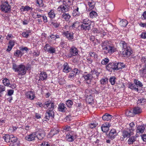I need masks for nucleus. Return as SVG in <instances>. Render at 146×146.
<instances>
[{
    "label": "nucleus",
    "instance_id": "obj_1",
    "mask_svg": "<svg viewBox=\"0 0 146 146\" xmlns=\"http://www.w3.org/2000/svg\"><path fill=\"white\" fill-rule=\"evenodd\" d=\"M102 47V50L104 54H111L116 51V48L114 45L107 41L102 42L100 44Z\"/></svg>",
    "mask_w": 146,
    "mask_h": 146
},
{
    "label": "nucleus",
    "instance_id": "obj_2",
    "mask_svg": "<svg viewBox=\"0 0 146 146\" xmlns=\"http://www.w3.org/2000/svg\"><path fill=\"white\" fill-rule=\"evenodd\" d=\"M5 142L9 143V146H19V141L16 137L13 135L6 134L3 137Z\"/></svg>",
    "mask_w": 146,
    "mask_h": 146
},
{
    "label": "nucleus",
    "instance_id": "obj_3",
    "mask_svg": "<svg viewBox=\"0 0 146 146\" xmlns=\"http://www.w3.org/2000/svg\"><path fill=\"white\" fill-rule=\"evenodd\" d=\"M12 69L15 72H18V75H23L26 72L27 69L26 66L23 64L17 65L16 64H13Z\"/></svg>",
    "mask_w": 146,
    "mask_h": 146
},
{
    "label": "nucleus",
    "instance_id": "obj_4",
    "mask_svg": "<svg viewBox=\"0 0 146 146\" xmlns=\"http://www.w3.org/2000/svg\"><path fill=\"white\" fill-rule=\"evenodd\" d=\"M120 46L122 47V54L124 57H128L132 53L130 48L127 45V43L124 41H121L119 43Z\"/></svg>",
    "mask_w": 146,
    "mask_h": 146
},
{
    "label": "nucleus",
    "instance_id": "obj_5",
    "mask_svg": "<svg viewBox=\"0 0 146 146\" xmlns=\"http://www.w3.org/2000/svg\"><path fill=\"white\" fill-rule=\"evenodd\" d=\"M82 21L81 23L82 24L78 26V27H80L81 31H86L91 30L92 22L88 18L84 19Z\"/></svg>",
    "mask_w": 146,
    "mask_h": 146
},
{
    "label": "nucleus",
    "instance_id": "obj_6",
    "mask_svg": "<svg viewBox=\"0 0 146 146\" xmlns=\"http://www.w3.org/2000/svg\"><path fill=\"white\" fill-rule=\"evenodd\" d=\"M1 10L5 13H9L11 11V7L7 1H5L1 5Z\"/></svg>",
    "mask_w": 146,
    "mask_h": 146
},
{
    "label": "nucleus",
    "instance_id": "obj_7",
    "mask_svg": "<svg viewBox=\"0 0 146 146\" xmlns=\"http://www.w3.org/2000/svg\"><path fill=\"white\" fill-rule=\"evenodd\" d=\"M141 62L144 64L143 68L141 70H139L140 73L145 74L146 73V57H143L141 58Z\"/></svg>",
    "mask_w": 146,
    "mask_h": 146
},
{
    "label": "nucleus",
    "instance_id": "obj_8",
    "mask_svg": "<svg viewBox=\"0 0 146 146\" xmlns=\"http://www.w3.org/2000/svg\"><path fill=\"white\" fill-rule=\"evenodd\" d=\"M106 69L109 72H111L113 70H116L115 63H110L106 66Z\"/></svg>",
    "mask_w": 146,
    "mask_h": 146
},
{
    "label": "nucleus",
    "instance_id": "obj_9",
    "mask_svg": "<svg viewBox=\"0 0 146 146\" xmlns=\"http://www.w3.org/2000/svg\"><path fill=\"white\" fill-rule=\"evenodd\" d=\"M73 132H72L70 133H68L66 135V140L69 142H72L76 138V135L73 134Z\"/></svg>",
    "mask_w": 146,
    "mask_h": 146
},
{
    "label": "nucleus",
    "instance_id": "obj_10",
    "mask_svg": "<svg viewBox=\"0 0 146 146\" xmlns=\"http://www.w3.org/2000/svg\"><path fill=\"white\" fill-rule=\"evenodd\" d=\"M70 54L68 56L70 57H72V56H76L78 54V50L75 47L73 46L70 50Z\"/></svg>",
    "mask_w": 146,
    "mask_h": 146
},
{
    "label": "nucleus",
    "instance_id": "obj_11",
    "mask_svg": "<svg viewBox=\"0 0 146 146\" xmlns=\"http://www.w3.org/2000/svg\"><path fill=\"white\" fill-rule=\"evenodd\" d=\"M117 134L116 130L113 129L110 131L108 137L109 139L112 140L115 138Z\"/></svg>",
    "mask_w": 146,
    "mask_h": 146
},
{
    "label": "nucleus",
    "instance_id": "obj_12",
    "mask_svg": "<svg viewBox=\"0 0 146 146\" xmlns=\"http://www.w3.org/2000/svg\"><path fill=\"white\" fill-rule=\"evenodd\" d=\"M57 10L58 11H61L63 13H65L68 11L69 8L68 6L64 4L60 5L57 8Z\"/></svg>",
    "mask_w": 146,
    "mask_h": 146
},
{
    "label": "nucleus",
    "instance_id": "obj_13",
    "mask_svg": "<svg viewBox=\"0 0 146 146\" xmlns=\"http://www.w3.org/2000/svg\"><path fill=\"white\" fill-rule=\"evenodd\" d=\"M36 132H34L25 137L26 140L29 141L34 140L36 137Z\"/></svg>",
    "mask_w": 146,
    "mask_h": 146
},
{
    "label": "nucleus",
    "instance_id": "obj_14",
    "mask_svg": "<svg viewBox=\"0 0 146 146\" xmlns=\"http://www.w3.org/2000/svg\"><path fill=\"white\" fill-rule=\"evenodd\" d=\"M80 71L77 68H75L70 73L68 76L69 78H73L76 75L78 74Z\"/></svg>",
    "mask_w": 146,
    "mask_h": 146
},
{
    "label": "nucleus",
    "instance_id": "obj_15",
    "mask_svg": "<svg viewBox=\"0 0 146 146\" xmlns=\"http://www.w3.org/2000/svg\"><path fill=\"white\" fill-rule=\"evenodd\" d=\"M145 127L144 125L138 126L136 129V135H138L144 132Z\"/></svg>",
    "mask_w": 146,
    "mask_h": 146
},
{
    "label": "nucleus",
    "instance_id": "obj_16",
    "mask_svg": "<svg viewBox=\"0 0 146 146\" xmlns=\"http://www.w3.org/2000/svg\"><path fill=\"white\" fill-rule=\"evenodd\" d=\"M132 129H130L128 131H124L123 133V135L124 138L126 137H129L131 135L133 134L132 131H133Z\"/></svg>",
    "mask_w": 146,
    "mask_h": 146
},
{
    "label": "nucleus",
    "instance_id": "obj_17",
    "mask_svg": "<svg viewBox=\"0 0 146 146\" xmlns=\"http://www.w3.org/2000/svg\"><path fill=\"white\" fill-rule=\"evenodd\" d=\"M83 77L85 79V80L87 81V83L88 84H90L91 83V80L92 78V73L85 75L83 76Z\"/></svg>",
    "mask_w": 146,
    "mask_h": 146
},
{
    "label": "nucleus",
    "instance_id": "obj_18",
    "mask_svg": "<svg viewBox=\"0 0 146 146\" xmlns=\"http://www.w3.org/2000/svg\"><path fill=\"white\" fill-rule=\"evenodd\" d=\"M67 109V108L65 107V105L64 104L61 103L59 104L58 107V110L59 111L64 112Z\"/></svg>",
    "mask_w": 146,
    "mask_h": 146
},
{
    "label": "nucleus",
    "instance_id": "obj_19",
    "mask_svg": "<svg viewBox=\"0 0 146 146\" xmlns=\"http://www.w3.org/2000/svg\"><path fill=\"white\" fill-rule=\"evenodd\" d=\"M26 95L27 98L31 100H33L35 97L34 93L31 91L28 92L26 93Z\"/></svg>",
    "mask_w": 146,
    "mask_h": 146
},
{
    "label": "nucleus",
    "instance_id": "obj_20",
    "mask_svg": "<svg viewBox=\"0 0 146 146\" xmlns=\"http://www.w3.org/2000/svg\"><path fill=\"white\" fill-rule=\"evenodd\" d=\"M63 35L65 36L66 38L69 40H71L74 38L73 34L69 33L68 31L66 32H64L63 33Z\"/></svg>",
    "mask_w": 146,
    "mask_h": 146
},
{
    "label": "nucleus",
    "instance_id": "obj_21",
    "mask_svg": "<svg viewBox=\"0 0 146 146\" xmlns=\"http://www.w3.org/2000/svg\"><path fill=\"white\" fill-rule=\"evenodd\" d=\"M63 71L66 73H68L70 72L71 70L67 63H65L63 65Z\"/></svg>",
    "mask_w": 146,
    "mask_h": 146
},
{
    "label": "nucleus",
    "instance_id": "obj_22",
    "mask_svg": "<svg viewBox=\"0 0 146 146\" xmlns=\"http://www.w3.org/2000/svg\"><path fill=\"white\" fill-rule=\"evenodd\" d=\"M47 77V74L45 72H41L40 74V80L42 81L46 79Z\"/></svg>",
    "mask_w": 146,
    "mask_h": 146
},
{
    "label": "nucleus",
    "instance_id": "obj_23",
    "mask_svg": "<svg viewBox=\"0 0 146 146\" xmlns=\"http://www.w3.org/2000/svg\"><path fill=\"white\" fill-rule=\"evenodd\" d=\"M116 70H118L120 69L124 68L125 67V65L121 62L115 63Z\"/></svg>",
    "mask_w": 146,
    "mask_h": 146
},
{
    "label": "nucleus",
    "instance_id": "obj_24",
    "mask_svg": "<svg viewBox=\"0 0 146 146\" xmlns=\"http://www.w3.org/2000/svg\"><path fill=\"white\" fill-rule=\"evenodd\" d=\"M112 117L111 115L106 113L102 116V119L104 120L108 121L111 119Z\"/></svg>",
    "mask_w": 146,
    "mask_h": 146
},
{
    "label": "nucleus",
    "instance_id": "obj_25",
    "mask_svg": "<svg viewBox=\"0 0 146 146\" xmlns=\"http://www.w3.org/2000/svg\"><path fill=\"white\" fill-rule=\"evenodd\" d=\"M71 16L68 13H64L62 16V18L67 21L69 20Z\"/></svg>",
    "mask_w": 146,
    "mask_h": 146
},
{
    "label": "nucleus",
    "instance_id": "obj_26",
    "mask_svg": "<svg viewBox=\"0 0 146 146\" xmlns=\"http://www.w3.org/2000/svg\"><path fill=\"white\" fill-rule=\"evenodd\" d=\"M74 9L72 12V14L74 16H79L80 13L79 11V8L78 7H76Z\"/></svg>",
    "mask_w": 146,
    "mask_h": 146
},
{
    "label": "nucleus",
    "instance_id": "obj_27",
    "mask_svg": "<svg viewBox=\"0 0 146 146\" xmlns=\"http://www.w3.org/2000/svg\"><path fill=\"white\" fill-rule=\"evenodd\" d=\"M133 110L135 115L141 113L142 112L141 109L140 107H134L133 108Z\"/></svg>",
    "mask_w": 146,
    "mask_h": 146
},
{
    "label": "nucleus",
    "instance_id": "obj_28",
    "mask_svg": "<svg viewBox=\"0 0 146 146\" xmlns=\"http://www.w3.org/2000/svg\"><path fill=\"white\" fill-rule=\"evenodd\" d=\"M146 103V100L145 99H139L137 101V104L138 106L143 105Z\"/></svg>",
    "mask_w": 146,
    "mask_h": 146
},
{
    "label": "nucleus",
    "instance_id": "obj_29",
    "mask_svg": "<svg viewBox=\"0 0 146 146\" xmlns=\"http://www.w3.org/2000/svg\"><path fill=\"white\" fill-rule=\"evenodd\" d=\"M128 87L131 90H134L135 91H138L139 89L138 88H136L135 86L133 84L131 83H128L127 84Z\"/></svg>",
    "mask_w": 146,
    "mask_h": 146
},
{
    "label": "nucleus",
    "instance_id": "obj_30",
    "mask_svg": "<svg viewBox=\"0 0 146 146\" xmlns=\"http://www.w3.org/2000/svg\"><path fill=\"white\" fill-rule=\"evenodd\" d=\"M126 114L127 116L130 117H133L135 115L133 110H127L126 112Z\"/></svg>",
    "mask_w": 146,
    "mask_h": 146
},
{
    "label": "nucleus",
    "instance_id": "obj_31",
    "mask_svg": "<svg viewBox=\"0 0 146 146\" xmlns=\"http://www.w3.org/2000/svg\"><path fill=\"white\" fill-rule=\"evenodd\" d=\"M136 140V137L132 136L130 137L128 140V143L129 144H132Z\"/></svg>",
    "mask_w": 146,
    "mask_h": 146
},
{
    "label": "nucleus",
    "instance_id": "obj_32",
    "mask_svg": "<svg viewBox=\"0 0 146 146\" xmlns=\"http://www.w3.org/2000/svg\"><path fill=\"white\" fill-rule=\"evenodd\" d=\"M24 54L19 50H17L14 53L15 56H17L19 57H21Z\"/></svg>",
    "mask_w": 146,
    "mask_h": 146
},
{
    "label": "nucleus",
    "instance_id": "obj_33",
    "mask_svg": "<svg viewBox=\"0 0 146 146\" xmlns=\"http://www.w3.org/2000/svg\"><path fill=\"white\" fill-rule=\"evenodd\" d=\"M127 24V21L126 20H122L119 23V25L121 27H125L126 26Z\"/></svg>",
    "mask_w": 146,
    "mask_h": 146
},
{
    "label": "nucleus",
    "instance_id": "obj_34",
    "mask_svg": "<svg viewBox=\"0 0 146 146\" xmlns=\"http://www.w3.org/2000/svg\"><path fill=\"white\" fill-rule=\"evenodd\" d=\"M95 4V2L92 1V0L91 2L89 1L88 2V5L91 9H92L94 8Z\"/></svg>",
    "mask_w": 146,
    "mask_h": 146
},
{
    "label": "nucleus",
    "instance_id": "obj_35",
    "mask_svg": "<svg viewBox=\"0 0 146 146\" xmlns=\"http://www.w3.org/2000/svg\"><path fill=\"white\" fill-rule=\"evenodd\" d=\"M100 82L101 84H106L108 83V79L106 78H102L101 79Z\"/></svg>",
    "mask_w": 146,
    "mask_h": 146
},
{
    "label": "nucleus",
    "instance_id": "obj_36",
    "mask_svg": "<svg viewBox=\"0 0 146 146\" xmlns=\"http://www.w3.org/2000/svg\"><path fill=\"white\" fill-rule=\"evenodd\" d=\"M56 51L55 48L52 47H50L47 50V52L50 54L54 53Z\"/></svg>",
    "mask_w": 146,
    "mask_h": 146
},
{
    "label": "nucleus",
    "instance_id": "obj_37",
    "mask_svg": "<svg viewBox=\"0 0 146 146\" xmlns=\"http://www.w3.org/2000/svg\"><path fill=\"white\" fill-rule=\"evenodd\" d=\"M45 135L43 133H39L37 135H36V137L39 140H41L44 137Z\"/></svg>",
    "mask_w": 146,
    "mask_h": 146
},
{
    "label": "nucleus",
    "instance_id": "obj_38",
    "mask_svg": "<svg viewBox=\"0 0 146 146\" xmlns=\"http://www.w3.org/2000/svg\"><path fill=\"white\" fill-rule=\"evenodd\" d=\"M49 17L51 19H53L55 17V15L54 13V11L53 10H51L48 13Z\"/></svg>",
    "mask_w": 146,
    "mask_h": 146
},
{
    "label": "nucleus",
    "instance_id": "obj_39",
    "mask_svg": "<svg viewBox=\"0 0 146 146\" xmlns=\"http://www.w3.org/2000/svg\"><path fill=\"white\" fill-rule=\"evenodd\" d=\"M134 83L135 84L139 87H142L143 86V85L142 83L137 79L134 80Z\"/></svg>",
    "mask_w": 146,
    "mask_h": 146
},
{
    "label": "nucleus",
    "instance_id": "obj_40",
    "mask_svg": "<svg viewBox=\"0 0 146 146\" xmlns=\"http://www.w3.org/2000/svg\"><path fill=\"white\" fill-rule=\"evenodd\" d=\"M93 100V98L92 96L90 95L88 96L86 98V101L89 104L92 103Z\"/></svg>",
    "mask_w": 146,
    "mask_h": 146
},
{
    "label": "nucleus",
    "instance_id": "obj_41",
    "mask_svg": "<svg viewBox=\"0 0 146 146\" xmlns=\"http://www.w3.org/2000/svg\"><path fill=\"white\" fill-rule=\"evenodd\" d=\"M89 15L90 17L93 18L96 17L97 16V14L95 11H92L90 12Z\"/></svg>",
    "mask_w": 146,
    "mask_h": 146
},
{
    "label": "nucleus",
    "instance_id": "obj_42",
    "mask_svg": "<svg viewBox=\"0 0 146 146\" xmlns=\"http://www.w3.org/2000/svg\"><path fill=\"white\" fill-rule=\"evenodd\" d=\"M49 115V116L50 117L51 119H52L54 117V112L51 110H49L46 111Z\"/></svg>",
    "mask_w": 146,
    "mask_h": 146
},
{
    "label": "nucleus",
    "instance_id": "obj_43",
    "mask_svg": "<svg viewBox=\"0 0 146 146\" xmlns=\"http://www.w3.org/2000/svg\"><path fill=\"white\" fill-rule=\"evenodd\" d=\"M3 82L4 85L5 86H9V80L7 78H5L3 80Z\"/></svg>",
    "mask_w": 146,
    "mask_h": 146
},
{
    "label": "nucleus",
    "instance_id": "obj_44",
    "mask_svg": "<svg viewBox=\"0 0 146 146\" xmlns=\"http://www.w3.org/2000/svg\"><path fill=\"white\" fill-rule=\"evenodd\" d=\"M36 3L40 7L43 6L44 3L42 0H36Z\"/></svg>",
    "mask_w": 146,
    "mask_h": 146
},
{
    "label": "nucleus",
    "instance_id": "obj_45",
    "mask_svg": "<svg viewBox=\"0 0 146 146\" xmlns=\"http://www.w3.org/2000/svg\"><path fill=\"white\" fill-rule=\"evenodd\" d=\"M73 104V102L71 100H68L66 102V104L67 106L69 108H70Z\"/></svg>",
    "mask_w": 146,
    "mask_h": 146
},
{
    "label": "nucleus",
    "instance_id": "obj_46",
    "mask_svg": "<svg viewBox=\"0 0 146 146\" xmlns=\"http://www.w3.org/2000/svg\"><path fill=\"white\" fill-rule=\"evenodd\" d=\"M22 9H23L24 11H28L30 10H32L33 9L32 8L30 7L27 5L25 7L22 6Z\"/></svg>",
    "mask_w": 146,
    "mask_h": 146
},
{
    "label": "nucleus",
    "instance_id": "obj_47",
    "mask_svg": "<svg viewBox=\"0 0 146 146\" xmlns=\"http://www.w3.org/2000/svg\"><path fill=\"white\" fill-rule=\"evenodd\" d=\"M109 62V60L108 58H105L103 59L101 62V64L103 65L106 64Z\"/></svg>",
    "mask_w": 146,
    "mask_h": 146
},
{
    "label": "nucleus",
    "instance_id": "obj_48",
    "mask_svg": "<svg viewBox=\"0 0 146 146\" xmlns=\"http://www.w3.org/2000/svg\"><path fill=\"white\" fill-rule=\"evenodd\" d=\"M115 79L114 77H110L109 79V81L112 85H113L115 83Z\"/></svg>",
    "mask_w": 146,
    "mask_h": 146
},
{
    "label": "nucleus",
    "instance_id": "obj_49",
    "mask_svg": "<svg viewBox=\"0 0 146 146\" xmlns=\"http://www.w3.org/2000/svg\"><path fill=\"white\" fill-rule=\"evenodd\" d=\"M58 132L56 130H55V131L52 130L50 131V135L53 136L57 134Z\"/></svg>",
    "mask_w": 146,
    "mask_h": 146
},
{
    "label": "nucleus",
    "instance_id": "obj_50",
    "mask_svg": "<svg viewBox=\"0 0 146 146\" xmlns=\"http://www.w3.org/2000/svg\"><path fill=\"white\" fill-rule=\"evenodd\" d=\"M51 118L49 116V115L46 112L45 113V116L44 118L45 119V120L47 121L49 120L50 118Z\"/></svg>",
    "mask_w": 146,
    "mask_h": 146
},
{
    "label": "nucleus",
    "instance_id": "obj_51",
    "mask_svg": "<svg viewBox=\"0 0 146 146\" xmlns=\"http://www.w3.org/2000/svg\"><path fill=\"white\" fill-rule=\"evenodd\" d=\"M14 93V90H7V95L11 96Z\"/></svg>",
    "mask_w": 146,
    "mask_h": 146
},
{
    "label": "nucleus",
    "instance_id": "obj_52",
    "mask_svg": "<svg viewBox=\"0 0 146 146\" xmlns=\"http://www.w3.org/2000/svg\"><path fill=\"white\" fill-rule=\"evenodd\" d=\"M51 102L48 101L45 102L44 104V107L47 108L48 107L50 104Z\"/></svg>",
    "mask_w": 146,
    "mask_h": 146
},
{
    "label": "nucleus",
    "instance_id": "obj_53",
    "mask_svg": "<svg viewBox=\"0 0 146 146\" xmlns=\"http://www.w3.org/2000/svg\"><path fill=\"white\" fill-rule=\"evenodd\" d=\"M101 128L102 131L104 132H106L107 131L109 130L108 128L107 127H104L102 126L101 127Z\"/></svg>",
    "mask_w": 146,
    "mask_h": 146
},
{
    "label": "nucleus",
    "instance_id": "obj_54",
    "mask_svg": "<svg viewBox=\"0 0 146 146\" xmlns=\"http://www.w3.org/2000/svg\"><path fill=\"white\" fill-rule=\"evenodd\" d=\"M91 73L92 74H95L97 77H98L100 74V73L97 71V70H93L91 72Z\"/></svg>",
    "mask_w": 146,
    "mask_h": 146
},
{
    "label": "nucleus",
    "instance_id": "obj_55",
    "mask_svg": "<svg viewBox=\"0 0 146 146\" xmlns=\"http://www.w3.org/2000/svg\"><path fill=\"white\" fill-rule=\"evenodd\" d=\"M8 86L13 89H15L17 87L16 84L15 83H13L12 84H9V86Z\"/></svg>",
    "mask_w": 146,
    "mask_h": 146
},
{
    "label": "nucleus",
    "instance_id": "obj_56",
    "mask_svg": "<svg viewBox=\"0 0 146 146\" xmlns=\"http://www.w3.org/2000/svg\"><path fill=\"white\" fill-rule=\"evenodd\" d=\"M5 87L4 86L1 85H0V93L5 91Z\"/></svg>",
    "mask_w": 146,
    "mask_h": 146
},
{
    "label": "nucleus",
    "instance_id": "obj_57",
    "mask_svg": "<svg viewBox=\"0 0 146 146\" xmlns=\"http://www.w3.org/2000/svg\"><path fill=\"white\" fill-rule=\"evenodd\" d=\"M9 46H11V47H13L14 46V40H10L9 42Z\"/></svg>",
    "mask_w": 146,
    "mask_h": 146
},
{
    "label": "nucleus",
    "instance_id": "obj_58",
    "mask_svg": "<svg viewBox=\"0 0 146 146\" xmlns=\"http://www.w3.org/2000/svg\"><path fill=\"white\" fill-rule=\"evenodd\" d=\"M102 126L104 127H106L108 128L110 127V125L109 123L106 122L104 124H103Z\"/></svg>",
    "mask_w": 146,
    "mask_h": 146
},
{
    "label": "nucleus",
    "instance_id": "obj_59",
    "mask_svg": "<svg viewBox=\"0 0 146 146\" xmlns=\"http://www.w3.org/2000/svg\"><path fill=\"white\" fill-rule=\"evenodd\" d=\"M22 35L24 37L26 38H27L29 36V35H28L26 32H24L22 33Z\"/></svg>",
    "mask_w": 146,
    "mask_h": 146
},
{
    "label": "nucleus",
    "instance_id": "obj_60",
    "mask_svg": "<svg viewBox=\"0 0 146 146\" xmlns=\"http://www.w3.org/2000/svg\"><path fill=\"white\" fill-rule=\"evenodd\" d=\"M78 22L77 21L74 22L72 25H71V27L73 28H75L77 26V25L78 24Z\"/></svg>",
    "mask_w": 146,
    "mask_h": 146
},
{
    "label": "nucleus",
    "instance_id": "obj_61",
    "mask_svg": "<svg viewBox=\"0 0 146 146\" xmlns=\"http://www.w3.org/2000/svg\"><path fill=\"white\" fill-rule=\"evenodd\" d=\"M44 22V23H46L48 22L47 17L44 15L42 16Z\"/></svg>",
    "mask_w": 146,
    "mask_h": 146
},
{
    "label": "nucleus",
    "instance_id": "obj_62",
    "mask_svg": "<svg viewBox=\"0 0 146 146\" xmlns=\"http://www.w3.org/2000/svg\"><path fill=\"white\" fill-rule=\"evenodd\" d=\"M41 146H50V145L47 142H44L42 143L41 145Z\"/></svg>",
    "mask_w": 146,
    "mask_h": 146
},
{
    "label": "nucleus",
    "instance_id": "obj_63",
    "mask_svg": "<svg viewBox=\"0 0 146 146\" xmlns=\"http://www.w3.org/2000/svg\"><path fill=\"white\" fill-rule=\"evenodd\" d=\"M143 17H141L142 19L143 20L146 19V12L145 11L144 12L143 15Z\"/></svg>",
    "mask_w": 146,
    "mask_h": 146
},
{
    "label": "nucleus",
    "instance_id": "obj_64",
    "mask_svg": "<svg viewBox=\"0 0 146 146\" xmlns=\"http://www.w3.org/2000/svg\"><path fill=\"white\" fill-rule=\"evenodd\" d=\"M141 37L144 39L146 38V33H142L141 35Z\"/></svg>",
    "mask_w": 146,
    "mask_h": 146
}]
</instances>
